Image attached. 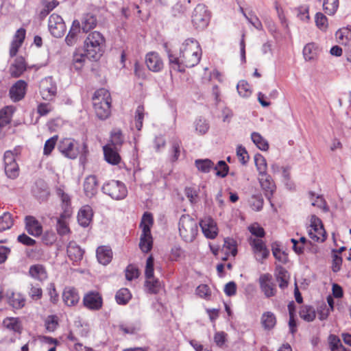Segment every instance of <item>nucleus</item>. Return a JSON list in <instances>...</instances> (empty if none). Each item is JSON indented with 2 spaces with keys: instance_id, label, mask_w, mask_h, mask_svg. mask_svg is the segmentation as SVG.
Wrapping results in <instances>:
<instances>
[{
  "instance_id": "obj_1",
  "label": "nucleus",
  "mask_w": 351,
  "mask_h": 351,
  "mask_svg": "<svg viewBox=\"0 0 351 351\" xmlns=\"http://www.w3.org/2000/svg\"><path fill=\"white\" fill-rule=\"evenodd\" d=\"M169 60L173 69L184 72L186 67L197 65L201 58V49L198 42L194 38H188L183 43L178 57L169 53Z\"/></svg>"
},
{
  "instance_id": "obj_2",
  "label": "nucleus",
  "mask_w": 351,
  "mask_h": 351,
  "mask_svg": "<svg viewBox=\"0 0 351 351\" xmlns=\"http://www.w3.org/2000/svg\"><path fill=\"white\" fill-rule=\"evenodd\" d=\"M97 117L101 120L108 119L111 114L112 98L110 92L105 88L97 90L92 98Z\"/></svg>"
},
{
  "instance_id": "obj_3",
  "label": "nucleus",
  "mask_w": 351,
  "mask_h": 351,
  "mask_svg": "<svg viewBox=\"0 0 351 351\" xmlns=\"http://www.w3.org/2000/svg\"><path fill=\"white\" fill-rule=\"evenodd\" d=\"M106 39L98 31H93L88 34L84 40L85 51L89 58L98 60L103 55Z\"/></svg>"
},
{
  "instance_id": "obj_4",
  "label": "nucleus",
  "mask_w": 351,
  "mask_h": 351,
  "mask_svg": "<svg viewBox=\"0 0 351 351\" xmlns=\"http://www.w3.org/2000/svg\"><path fill=\"white\" fill-rule=\"evenodd\" d=\"M153 223L152 214L145 212L141 219L139 227L142 230L139 247L143 253L149 252L152 248L153 239L150 228Z\"/></svg>"
},
{
  "instance_id": "obj_5",
  "label": "nucleus",
  "mask_w": 351,
  "mask_h": 351,
  "mask_svg": "<svg viewBox=\"0 0 351 351\" xmlns=\"http://www.w3.org/2000/svg\"><path fill=\"white\" fill-rule=\"evenodd\" d=\"M198 223L189 215H182L180 218L178 229L180 237L186 242H192L198 232Z\"/></svg>"
},
{
  "instance_id": "obj_6",
  "label": "nucleus",
  "mask_w": 351,
  "mask_h": 351,
  "mask_svg": "<svg viewBox=\"0 0 351 351\" xmlns=\"http://www.w3.org/2000/svg\"><path fill=\"white\" fill-rule=\"evenodd\" d=\"M210 12L203 3L197 4L191 13V23L196 29H204L209 24Z\"/></svg>"
},
{
  "instance_id": "obj_7",
  "label": "nucleus",
  "mask_w": 351,
  "mask_h": 351,
  "mask_svg": "<svg viewBox=\"0 0 351 351\" xmlns=\"http://www.w3.org/2000/svg\"><path fill=\"white\" fill-rule=\"evenodd\" d=\"M103 192L114 199H123L128 194L125 185L119 180H110L102 186Z\"/></svg>"
},
{
  "instance_id": "obj_8",
  "label": "nucleus",
  "mask_w": 351,
  "mask_h": 351,
  "mask_svg": "<svg viewBox=\"0 0 351 351\" xmlns=\"http://www.w3.org/2000/svg\"><path fill=\"white\" fill-rule=\"evenodd\" d=\"M58 149L65 158L71 160L77 158L80 154L77 142L71 138L60 140L58 144Z\"/></svg>"
},
{
  "instance_id": "obj_9",
  "label": "nucleus",
  "mask_w": 351,
  "mask_h": 351,
  "mask_svg": "<svg viewBox=\"0 0 351 351\" xmlns=\"http://www.w3.org/2000/svg\"><path fill=\"white\" fill-rule=\"evenodd\" d=\"M310 238L317 242H324L326 239V232L319 218L315 215L311 217L310 228L308 231Z\"/></svg>"
},
{
  "instance_id": "obj_10",
  "label": "nucleus",
  "mask_w": 351,
  "mask_h": 351,
  "mask_svg": "<svg viewBox=\"0 0 351 351\" xmlns=\"http://www.w3.org/2000/svg\"><path fill=\"white\" fill-rule=\"evenodd\" d=\"M48 29L53 36L61 38L64 35L66 27L62 16L53 13L49 18Z\"/></svg>"
},
{
  "instance_id": "obj_11",
  "label": "nucleus",
  "mask_w": 351,
  "mask_h": 351,
  "mask_svg": "<svg viewBox=\"0 0 351 351\" xmlns=\"http://www.w3.org/2000/svg\"><path fill=\"white\" fill-rule=\"evenodd\" d=\"M4 170L6 176L10 179H15L19 175V167L16 161L14 154L8 150L3 156Z\"/></svg>"
},
{
  "instance_id": "obj_12",
  "label": "nucleus",
  "mask_w": 351,
  "mask_h": 351,
  "mask_svg": "<svg viewBox=\"0 0 351 351\" xmlns=\"http://www.w3.org/2000/svg\"><path fill=\"white\" fill-rule=\"evenodd\" d=\"M40 93L44 100L51 101L57 93V86L52 77L43 78L40 82Z\"/></svg>"
},
{
  "instance_id": "obj_13",
  "label": "nucleus",
  "mask_w": 351,
  "mask_h": 351,
  "mask_svg": "<svg viewBox=\"0 0 351 351\" xmlns=\"http://www.w3.org/2000/svg\"><path fill=\"white\" fill-rule=\"evenodd\" d=\"M83 305L90 311H99L103 306L101 294L97 291L87 292L83 297Z\"/></svg>"
},
{
  "instance_id": "obj_14",
  "label": "nucleus",
  "mask_w": 351,
  "mask_h": 351,
  "mask_svg": "<svg viewBox=\"0 0 351 351\" xmlns=\"http://www.w3.org/2000/svg\"><path fill=\"white\" fill-rule=\"evenodd\" d=\"M258 181L265 197L269 202L271 206L274 207V204L271 202V197L276 191V186L271 176L267 173L260 176Z\"/></svg>"
},
{
  "instance_id": "obj_15",
  "label": "nucleus",
  "mask_w": 351,
  "mask_h": 351,
  "mask_svg": "<svg viewBox=\"0 0 351 351\" xmlns=\"http://www.w3.org/2000/svg\"><path fill=\"white\" fill-rule=\"evenodd\" d=\"M14 108L5 106L0 110V139L3 138L8 130L10 129Z\"/></svg>"
},
{
  "instance_id": "obj_16",
  "label": "nucleus",
  "mask_w": 351,
  "mask_h": 351,
  "mask_svg": "<svg viewBox=\"0 0 351 351\" xmlns=\"http://www.w3.org/2000/svg\"><path fill=\"white\" fill-rule=\"evenodd\" d=\"M25 229L27 232L34 237H39L42 235L43 228L40 222L35 217L27 215L24 219Z\"/></svg>"
},
{
  "instance_id": "obj_17",
  "label": "nucleus",
  "mask_w": 351,
  "mask_h": 351,
  "mask_svg": "<svg viewBox=\"0 0 351 351\" xmlns=\"http://www.w3.org/2000/svg\"><path fill=\"white\" fill-rule=\"evenodd\" d=\"M250 245L256 261L263 263V260L266 259L269 254V251L265 243L260 239H251Z\"/></svg>"
},
{
  "instance_id": "obj_18",
  "label": "nucleus",
  "mask_w": 351,
  "mask_h": 351,
  "mask_svg": "<svg viewBox=\"0 0 351 351\" xmlns=\"http://www.w3.org/2000/svg\"><path fill=\"white\" fill-rule=\"evenodd\" d=\"M204 235L210 239H215L218 233L217 223L210 217H205L199 221Z\"/></svg>"
},
{
  "instance_id": "obj_19",
  "label": "nucleus",
  "mask_w": 351,
  "mask_h": 351,
  "mask_svg": "<svg viewBox=\"0 0 351 351\" xmlns=\"http://www.w3.org/2000/svg\"><path fill=\"white\" fill-rule=\"evenodd\" d=\"M259 284L261 291L266 298H271L275 295L276 289V285L272 280V276L269 274H262L259 278Z\"/></svg>"
},
{
  "instance_id": "obj_20",
  "label": "nucleus",
  "mask_w": 351,
  "mask_h": 351,
  "mask_svg": "<svg viewBox=\"0 0 351 351\" xmlns=\"http://www.w3.org/2000/svg\"><path fill=\"white\" fill-rule=\"evenodd\" d=\"M145 290L149 293H154V258L150 255L147 260L145 271Z\"/></svg>"
},
{
  "instance_id": "obj_21",
  "label": "nucleus",
  "mask_w": 351,
  "mask_h": 351,
  "mask_svg": "<svg viewBox=\"0 0 351 351\" xmlns=\"http://www.w3.org/2000/svg\"><path fill=\"white\" fill-rule=\"evenodd\" d=\"M121 149L113 147L111 145H106L103 147L105 160L112 165H117L121 162V157L119 154Z\"/></svg>"
},
{
  "instance_id": "obj_22",
  "label": "nucleus",
  "mask_w": 351,
  "mask_h": 351,
  "mask_svg": "<svg viewBox=\"0 0 351 351\" xmlns=\"http://www.w3.org/2000/svg\"><path fill=\"white\" fill-rule=\"evenodd\" d=\"M6 298L9 305L14 309H21L25 306V296L20 292L13 291H8L6 293Z\"/></svg>"
},
{
  "instance_id": "obj_23",
  "label": "nucleus",
  "mask_w": 351,
  "mask_h": 351,
  "mask_svg": "<svg viewBox=\"0 0 351 351\" xmlns=\"http://www.w3.org/2000/svg\"><path fill=\"white\" fill-rule=\"evenodd\" d=\"M71 215L72 213H70L69 210H64L57 219L56 231L59 235L64 236L71 233L68 220Z\"/></svg>"
},
{
  "instance_id": "obj_24",
  "label": "nucleus",
  "mask_w": 351,
  "mask_h": 351,
  "mask_svg": "<svg viewBox=\"0 0 351 351\" xmlns=\"http://www.w3.org/2000/svg\"><path fill=\"white\" fill-rule=\"evenodd\" d=\"M27 84L24 80H18L10 89V96L12 101H19L25 95Z\"/></svg>"
},
{
  "instance_id": "obj_25",
  "label": "nucleus",
  "mask_w": 351,
  "mask_h": 351,
  "mask_svg": "<svg viewBox=\"0 0 351 351\" xmlns=\"http://www.w3.org/2000/svg\"><path fill=\"white\" fill-rule=\"evenodd\" d=\"M27 69V63L23 56L15 58L9 68V73L12 77H19Z\"/></svg>"
},
{
  "instance_id": "obj_26",
  "label": "nucleus",
  "mask_w": 351,
  "mask_h": 351,
  "mask_svg": "<svg viewBox=\"0 0 351 351\" xmlns=\"http://www.w3.org/2000/svg\"><path fill=\"white\" fill-rule=\"evenodd\" d=\"M96 256L99 263L107 265L109 264L113 256L112 249L108 245H101L97 248Z\"/></svg>"
},
{
  "instance_id": "obj_27",
  "label": "nucleus",
  "mask_w": 351,
  "mask_h": 351,
  "mask_svg": "<svg viewBox=\"0 0 351 351\" xmlns=\"http://www.w3.org/2000/svg\"><path fill=\"white\" fill-rule=\"evenodd\" d=\"M64 302L68 306H75L80 301L78 291L74 287H66L62 293Z\"/></svg>"
},
{
  "instance_id": "obj_28",
  "label": "nucleus",
  "mask_w": 351,
  "mask_h": 351,
  "mask_svg": "<svg viewBox=\"0 0 351 351\" xmlns=\"http://www.w3.org/2000/svg\"><path fill=\"white\" fill-rule=\"evenodd\" d=\"M29 275L38 281H44L48 278L46 267L42 264L31 265L29 269Z\"/></svg>"
},
{
  "instance_id": "obj_29",
  "label": "nucleus",
  "mask_w": 351,
  "mask_h": 351,
  "mask_svg": "<svg viewBox=\"0 0 351 351\" xmlns=\"http://www.w3.org/2000/svg\"><path fill=\"white\" fill-rule=\"evenodd\" d=\"M93 210L88 205L83 206L77 214V221L80 226L87 227L90 224L93 218Z\"/></svg>"
},
{
  "instance_id": "obj_30",
  "label": "nucleus",
  "mask_w": 351,
  "mask_h": 351,
  "mask_svg": "<svg viewBox=\"0 0 351 351\" xmlns=\"http://www.w3.org/2000/svg\"><path fill=\"white\" fill-rule=\"evenodd\" d=\"M98 190V181L95 176H88L84 182V191L88 197H93Z\"/></svg>"
},
{
  "instance_id": "obj_31",
  "label": "nucleus",
  "mask_w": 351,
  "mask_h": 351,
  "mask_svg": "<svg viewBox=\"0 0 351 351\" xmlns=\"http://www.w3.org/2000/svg\"><path fill=\"white\" fill-rule=\"evenodd\" d=\"M66 252L70 260L73 262H77L82 259L84 251L75 241H72L69 243Z\"/></svg>"
},
{
  "instance_id": "obj_32",
  "label": "nucleus",
  "mask_w": 351,
  "mask_h": 351,
  "mask_svg": "<svg viewBox=\"0 0 351 351\" xmlns=\"http://www.w3.org/2000/svg\"><path fill=\"white\" fill-rule=\"evenodd\" d=\"M81 30L80 22L75 19L73 21L71 27L67 36L65 38V42L67 45L73 46L77 40V36Z\"/></svg>"
},
{
  "instance_id": "obj_33",
  "label": "nucleus",
  "mask_w": 351,
  "mask_h": 351,
  "mask_svg": "<svg viewBox=\"0 0 351 351\" xmlns=\"http://www.w3.org/2000/svg\"><path fill=\"white\" fill-rule=\"evenodd\" d=\"M277 319L271 311L264 312L261 317V324L265 330H272L276 325Z\"/></svg>"
},
{
  "instance_id": "obj_34",
  "label": "nucleus",
  "mask_w": 351,
  "mask_h": 351,
  "mask_svg": "<svg viewBox=\"0 0 351 351\" xmlns=\"http://www.w3.org/2000/svg\"><path fill=\"white\" fill-rule=\"evenodd\" d=\"M124 135L119 128H114L110 134V139L107 145H111L113 147L121 149L124 143Z\"/></svg>"
},
{
  "instance_id": "obj_35",
  "label": "nucleus",
  "mask_w": 351,
  "mask_h": 351,
  "mask_svg": "<svg viewBox=\"0 0 351 351\" xmlns=\"http://www.w3.org/2000/svg\"><path fill=\"white\" fill-rule=\"evenodd\" d=\"M3 325L10 330L21 334L23 330L21 322L19 317H8L3 320Z\"/></svg>"
},
{
  "instance_id": "obj_36",
  "label": "nucleus",
  "mask_w": 351,
  "mask_h": 351,
  "mask_svg": "<svg viewBox=\"0 0 351 351\" xmlns=\"http://www.w3.org/2000/svg\"><path fill=\"white\" fill-rule=\"evenodd\" d=\"M97 24L96 16L91 14H86L84 16L82 21V29L84 32L87 33L90 30L94 29Z\"/></svg>"
},
{
  "instance_id": "obj_37",
  "label": "nucleus",
  "mask_w": 351,
  "mask_h": 351,
  "mask_svg": "<svg viewBox=\"0 0 351 351\" xmlns=\"http://www.w3.org/2000/svg\"><path fill=\"white\" fill-rule=\"evenodd\" d=\"M132 298V294L127 288L120 289L115 295V300L117 304L120 305H125Z\"/></svg>"
},
{
  "instance_id": "obj_38",
  "label": "nucleus",
  "mask_w": 351,
  "mask_h": 351,
  "mask_svg": "<svg viewBox=\"0 0 351 351\" xmlns=\"http://www.w3.org/2000/svg\"><path fill=\"white\" fill-rule=\"evenodd\" d=\"M300 317L306 322H313L316 317V312L311 306H302L299 312Z\"/></svg>"
},
{
  "instance_id": "obj_39",
  "label": "nucleus",
  "mask_w": 351,
  "mask_h": 351,
  "mask_svg": "<svg viewBox=\"0 0 351 351\" xmlns=\"http://www.w3.org/2000/svg\"><path fill=\"white\" fill-rule=\"evenodd\" d=\"M14 224L12 214L5 212L0 216V232L9 230Z\"/></svg>"
},
{
  "instance_id": "obj_40",
  "label": "nucleus",
  "mask_w": 351,
  "mask_h": 351,
  "mask_svg": "<svg viewBox=\"0 0 351 351\" xmlns=\"http://www.w3.org/2000/svg\"><path fill=\"white\" fill-rule=\"evenodd\" d=\"M195 167L202 173H208L213 168L214 163L210 159H197L195 161Z\"/></svg>"
},
{
  "instance_id": "obj_41",
  "label": "nucleus",
  "mask_w": 351,
  "mask_h": 351,
  "mask_svg": "<svg viewBox=\"0 0 351 351\" xmlns=\"http://www.w3.org/2000/svg\"><path fill=\"white\" fill-rule=\"evenodd\" d=\"M251 138L253 143L257 146L258 149L262 151H267L269 149V144L267 141L258 132H252Z\"/></svg>"
},
{
  "instance_id": "obj_42",
  "label": "nucleus",
  "mask_w": 351,
  "mask_h": 351,
  "mask_svg": "<svg viewBox=\"0 0 351 351\" xmlns=\"http://www.w3.org/2000/svg\"><path fill=\"white\" fill-rule=\"evenodd\" d=\"M254 162L259 176L267 173L266 159L261 154H258L254 156Z\"/></svg>"
},
{
  "instance_id": "obj_43",
  "label": "nucleus",
  "mask_w": 351,
  "mask_h": 351,
  "mask_svg": "<svg viewBox=\"0 0 351 351\" xmlns=\"http://www.w3.org/2000/svg\"><path fill=\"white\" fill-rule=\"evenodd\" d=\"M194 125L196 132L199 135L205 134L210 128L208 121L202 117L195 121Z\"/></svg>"
},
{
  "instance_id": "obj_44",
  "label": "nucleus",
  "mask_w": 351,
  "mask_h": 351,
  "mask_svg": "<svg viewBox=\"0 0 351 351\" xmlns=\"http://www.w3.org/2000/svg\"><path fill=\"white\" fill-rule=\"evenodd\" d=\"M88 56L87 53L83 54L75 53L73 56V65L75 70L80 71L87 60Z\"/></svg>"
},
{
  "instance_id": "obj_45",
  "label": "nucleus",
  "mask_w": 351,
  "mask_h": 351,
  "mask_svg": "<svg viewBox=\"0 0 351 351\" xmlns=\"http://www.w3.org/2000/svg\"><path fill=\"white\" fill-rule=\"evenodd\" d=\"M250 206L252 210L260 211L262 210L264 200L261 194L253 195L249 200Z\"/></svg>"
},
{
  "instance_id": "obj_46",
  "label": "nucleus",
  "mask_w": 351,
  "mask_h": 351,
  "mask_svg": "<svg viewBox=\"0 0 351 351\" xmlns=\"http://www.w3.org/2000/svg\"><path fill=\"white\" fill-rule=\"evenodd\" d=\"M317 47L314 43H308L303 49V55L306 60H311L317 56Z\"/></svg>"
},
{
  "instance_id": "obj_47",
  "label": "nucleus",
  "mask_w": 351,
  "mask_h": 351,
  "mask_svg": "<svg viewBox=\"0 0 351 351\" xmlns=\"http://www.w3.org/2000/svg\"><path fill=\"white\" fill-rule=\"evenodd\" d=\"M191 3V0H178L173 6L172 11L175 16L182 14L187 10V4Z\"/></svg>"
},
{
  "instance_id": "obj_48",
  "label": "nucleus",
  "mask_w": 351,
  "mask_h": 351,
  "mask_svg": "<svg viewBox=\"0 0 351 351\" xmlns=\"http://www.w3.org/2000/svg\"><path fill=\"white\" fill-rule=\"evenodd\" d=\"M58 139V136L54 135L45 141L43 148V154L45 156H48L51 154L56 147Z\"/></svg>"
},
{
  "instance_id": "obj_49",
  "label": "nucleus",
  "mask_w": 351,
  "mask_h": 351,
  "mask_svg": "<svg viewBox=\"0 0 351 351\" xmlns=\"http://www.w3.org/2000/svg\"><path fill=\"white\" fill-rule=\"evenodd\" d=\"M339 6V0H324L323 8L325 12L329 15L334 14Z\"/></svg>"
},
{
  "instance_id": "obj_50",
  "label": "nucleus",
  "mask_w": 351,
  "mask_h": 351,
  "mask_svg": "<svg viewBox=\"0 0 351 351\" xmlns=\"http://www.w3.org/2000/svg\"><path fill=\"white\" fill-rule=\"evenodd\" d=\"M276 280L278 282L279 287L281 289H285L288 285L287 280V271L285 269L280 267L278 269V274H276Z\"/></svg>"
},
{
  "instance_id": "obj_51",
  "label": "nucleus",
  "mask_w": 351,
  "mask_h": 351,
  "mask_svg": "<svg viewBox=\"0 0 351 351\" xmlns=\"http://www.w3.org/2000/svg\"><path fill=\"white\" fill-rule=\"evenodd\" d=\"M45 326L49 332H53L58 326V317L57 315H51L45 320Z\"/></svg>"
},
{
  "instance_id": "obj_52",
  "label": "nucleus",
  "mask_w": 351,
  "mask_h": 351,
  "mask_svg": "<svg viewBox=\"0 0 351 351\" xmlns=\"http://www.w3.org/2000/svg\"><path fill=\"white\" fill-rule=\"evenodd\" d=\"M28 295L32 300H38L43 296L42 288L38 285L31 284L28 291Z\"/></svg>"
},
{
  "instance_id": "obj_53",
  "label": "nucleus",
  "mask_w": 351,
  "mask_h": 351,
  "mask_svg": "<svg viewBox=\"0 0 351 351\" xmlns=\"http://www.w3.org/2000/svg\"><path fill=\"white\" fill-rule=\"evenodd\" d=\"M216 171V176L220 178H225L228 173L229 167L223 160H219L216 166L213 165V168Z\"/></svg>"
},
{
  "instance_id": "obj_54",
  "label": "nucleus",
  "mask_w": 351,
  "mask_h": 351,
  "mask_svg": "<svg viewBox=\"0 0 351 351\" xmlns=\"http://www.w3.org/2000/svg\"><path fill=\"white\" fill-rule=\"evenodd\" d=\"M237 88L239 95L243 97H248L251 95L250 85L245 80L239 81L237 84Z\"/></svg>"
},
{
  "instance_id": "obj_55",
  "label": "nucleus",
  "mask_w": 351,
  "mask_h": 351,
  "mask_svg": "<svg viewBox=\"0 0 351 351\" xmlns=\"http://www.w3.org/2000/svg\"><path fill=\"white\" fill-rule=\"evenodd\" d=\"M125 278L131 281L133 279L137 278L139 276L140 271L136 266L134 265L130 264L129 265L125 271Z\"/></svg>"
},
{
  "instance_id": "obj_56",
  "label": "nucleus",
  "mask_w": 351,
  "mask_h": 351,
  "mask_svg": "<svg viewBox=\"0 0 351 351\" xmlns=\"http://www.w3.org/2000/svg\"><path fill=\"white\" fill-rule=\"evenodd\" d=\"M57 240L56 233L52 230H47L42 234V241L46 245H52Z\"/></svg>"
},
{
  "instance_id": "obj_57",
  "label": "nucleus",
  "mask_w": 351,
  "mask_h": 351,
  "mask_svg": "<svg viewBox=\"0 0 351 351\" xmlns=\"http://www.w3.org/2000/svg\"><path fill=\"white\" fill-rule=\"evenodd\" d=\"M223 249H226V254H231L233 256H235L237 253L236 242L232 239H225Z\"/></svg>"
},
{
  "instance_id": "obj_58",
  "label": "nucleus",
  "mask_w": 351,
  "mask_h": 351,
  "mask_svg": "<svg viewBox=\"0 0 351 351\" xmlns=\"http://www.w3.org/2000/svg\"><path fill=\"white\" fill-rule=\"evenodd\" d=\"M144 118V107L138 106L135 112V126L138 130H141L143 126V120Z\"/></svg>"
},
{
  "instance_id": "obj_59",
  "label": "nucleus",
  "mask_w": 351,
  "mask_h": 351,
  "mask_svg": "<svg viewBox=\"0 0 351 351\" xmlns=\"http://www.w3.org/2000/svg\"><path fill=\"white\" fill-rule=\"evenodd\" d=\"M330 339V349L332 351H344V348L342 346L341 341L335 335H330L329 337Z\"/></svg>"
},
{
  "instance_id": "obj_60",
  "label": "nucleus",
  "mask_w": 351,
  "mask_h": 351,
  "mask_svg": "<svg viewBox=\"0 0 351 351\" xmlns=\"http://www.w3.org/2000/svg\"><path fill=\"white\" fill-rule=\"evenodd\" d=\"M58 5V2L56 0L47 2L44 8L40 11V16L41 18L47 16Z\"/></svg>"
},
{
  "instance_id": "obj_61",
  "label": "nucleus",
  "mask_w": 351,
  "mask_h": 351,
  "mask_svg": "<svg viewBox=\"0 0 351 351\" xmlns=\"http://www.w3.org/2000/svg\"><path fill=\"white\" fill-rule=\"evenodd\" d=\"M196 293L200 298L204 299H208L210 296V291L208 285H200L196 289Z\"/></svg>"
},
{
  "instance_id": "obj_62",
  "label": "nucleus",
  "mask_w": 351,
  "mask_h": 351,
  "mask_svg": "<svg viewBox=\"0 0 351 351\" xmlns=\"http://www.w3.org/2000/svg\"><path fill=\"white\" fill-rule=\"evenodd\" d=\"M237 155L243 165H245L247 162L249 160V156L244 147L241 145L237 147Z\"/></svg>"
},
{
  "instance_id": "obj_63",
  "label": "nucleus",
  "mask_w": 351,
  "mask_h": 351,
  "mask_svg": "<svg viewBox=\"0 0 351 351\" xmlns=\"http://www.w3.org/2000/svg\"><path fill=\"white\" fill-rule=\"evenodd\" d=\"M17 241L26 246H34L36 243V240L29 237L25 233L19 235L17 237Z\"/></svg>"
},
{
  "instance_id": "obj_64",
  "label": "nucleus",
  "mask_w": 351,
  "mask_h": 351,
  "mask_svg": "<svg viewBox=\"0 0 351 351\" xmlns=\"http://www.w3.org/2000/svg\"><path fill=\"white\" fill-rule=\"evenodd\" d=\"M327 18L322 13H317L315 16L316 25L321 29H326L328 26Z\"/></svg>"
}]
</instances>
